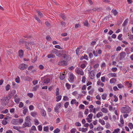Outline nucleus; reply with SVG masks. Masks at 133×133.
<instances>
[{
    "label": "nucleus",
    "instance_id": "20e7f679",
    "mask_svg": "<svg viewBox=\"0 0 133 133\" xmlns=\"http://www.w3.org/2000/svg\"><path fill=\"white\" fill-rule=\"evenodd\" d=\"M41 80L43 81L44 83L45 84H48L50 81V78L45 76L42 78Z\"/></svg>",
    "mask_w": 133,
    "mask_h": 133
},
{
    "label": "nucleus",
    "instance_id": "8fccbe9b",
    "mask_svg": "<svg viewBox=\"0 0 133 133\" xmlns=\"http://www.w3.org/2000/svg\"><path fill=\"white\" fill-rule=\"evenodd\" d=\"M114 101L115 102H116L118 101V98L116 95H114Z\"/></svg>",
    "mask_w": 133,
    "mask_h": 133
},
{
    "label": "nucleus",
    "instance_id": "393cba45",
    "mask_svg": "<svg viewBox=\"0 0 133 133\" xmlns=\"http://www.w3.org/2000/svg\"><path fill=\"white\" fill-rule=\"evenodd\" d=\"M62 98V96L61 95H59L57 96L56 97V101L57 102L59 101Z\"/></svg>",
    "mask_w": 133,
    "mask_h": 133
},
{
    "label": "nucleus",
    "instance_id": "774afa93",
    "mask_svg": "<svg viewBox=\"0 0 133 133\" xmlns=\"http://www.w3.org/2000/svg\"><path fill=\"white\" fill-rule=\"evenodd\" d=\"M117 85L119 88H122L123 87V86L121 84H118Z\"/></svg>",
    "mask_w": 133,
    "mask_h": 133
},
{
    "label": "nucleus",
    "instance_id": "0eeeda50",
    "mask_svg": "<svg viewBox=\"0 0 133 133\" xmlns=\"http://www.w3.org/2000/svg\"><path fill=\"white\" fill-rule=\"evenodd\" d=\"M95 72L94 70H92L90 72L89 77L90 79H93L94 78Z\"/></svg>",
    "mask_w": 133,
    "mask_h": 133
},
{
    "label": "nucleus",
    "instance_id": "c756f323",
    "mask_svg": "<svg viewBox=\"0 0 133 133\" xmlns=\"http://www.w3.org/2000/svg\"><path fill=\"white\" fill-rule=\"evenodd\" d=\"M92 10L94 11H101V9L100 8H94Z\"/></svg>",
    "mask_w": 133,
    "mask_h": 133
},
{
    "label": "nucleus",
    "instance_id": "2f4dec72",
    "mask_svg": "<svg viewBox=\"0 0 133 133\" xmlns=\"http://www.w3.org/2000/svg\"><path fill=\"white\" fill-rule=\"evenodd\" d=\"M13 128L14 129L16 130L19 132L20 131V130H19L20 128L19 127L14 126L13 127Z\"/></svg>",
    "mask_w": 133,
    "mask_h": 133
},
{
    "label": "nucleus",
    "instance_id": "bf43d9fd",
    "mask_svg": "<svg viewBox=\"0 0 133 133\" xmlns=\"http://www.w3.org/2000/svg\"><path fill=\"white\" fill-rule=\"evenodd\" d=\"M88 130V129L87 128H82V132H86Z\"/></svg>",
    "mask_w": 133,
    "mask_h": 133
},
{
    "label": "nucleus",
    "instance_id": "338daca9",
    "mask_svg": "<svg viewBox=\"0 0 133 133\" xmlns=\"http://www.w3.org/2000/svg\"><path fill=\"white\" fill-rule=\"evenodd\" d=\"M86 78L85 76H83L82 78V81L83 83H85L86 81Z\"/></svg>",
    "mask_w": 133,
    "mask_h": 133
},
{
    "label": "nucleus",
    "instance_id": "423d86ee",
    "mask_svg": "<svg viewBox=\"0 0 133 133\" xmlns=\"http://www.w3.org/2000/svg\"><path fill=\"white\" fill-rule=\"evenodd\" d=\"M62 57L66 62L69 61L70 59V57L68 55L63 54Z\"/></svg>",
    "mask_w": 133,
    "mask_h": 133
},
{
    "label": "nucleus",
    "instance_id": "9d476101",
    "mask_svg": "<svg viewBox=\"0 0 133 133\" xmlns=\"http://www.w3.org/2000/svg\"><path fill=\"white\" fill-rule=\"evenodd\" d=\"M74 75L72 73H71L69 75V81L71 82H74Z\"/></svg>",
    "mask_w": 133,
    "mask_h": 133
},
{
    "label": "nucleus",
    "instance_id": "6e6d98bb",
    "mask_svg": "<svg viewBox=\"0 0 133 133\" xmlns=\"http://www.w3.org/2000/svg\"><path fill=\"white\" fill-rule=\"evenodd\" d=\"M28 111V109H27L25 108L24 109L23 111V113L25 115L26 113Z\"/></svg>",
    "mask_w": 133,
    "mask_h": 133
},
{
    "label": "nucleus",
    "instance_id": "dca6fc26",
    "mask_svg": "<svg viewBox=\"0 0 133 133\" xmlns=\"http://www.w3.org/2000/svg\"><path fill=\"white\" fill-rule=\"evenodd\" d=\"M15 102L17 103H18L20 101V99L19 98H18L16 95H15V97L14 98Z\"/></svg>",
    "mask_w": 133,
    "mask_h": 133
},
{
    "label": "nucleus",
    "instance_id": "f704fd0d",
    "mask_svg": "<svg viewBox=\"0 0 133 133\" xmlns=\"http://www.w3.org/2000/svg\"><path fill=\"white\" fill-rule=\"evenodd\" d=\"M120 129L118 128L115 129L112 132V133H118L120 131Z\"/></svg>",
    "mask_w": 133,
    "mask_h": 133
},
{
    "label": "nucleus",
    "instance_id": "b1692460",
    "mask_svg": "<svg viewBox=\"0 0 133 133\" xmlns=\"http://www.w3.org/2000/svg\"><path fill=\"white\" fill-rule=\"evenodd\" d=\"M97 130L98 131H101L103 130V128L102 127L100 126H99L97 128Z\"/></svg>",
    "mask_w": 133,
    "mask_h": 133
},
{
    "label": "nucleus",
    "instance_id": "58836bf2",
    "mask_svg": "<svg viewBox=\"0 0 133 133\" xmlns=\"http://www.w3.org/2000/svg\"><path fill=\"white\" fill-rule=\"evenodd\" d=\"M84 25L85 26H87V27H88L89 26V24L88 23V21L86 20L84 22Z\"/></svg>",
    "mask_w": 133,
    "mask_h": 133
},
{
    "label": "nucleus",
    "instance_id": "de8ad7c7",
    "mask_svg": "<svg viewBox=\"0 0 133 133\" xmlns=\"http://www.w3.org/2000/svg\"><path fill=\"white\" fill-rule=\"evenodd\" d=\"M107 97V94H104L102 95V98L103 100H105L106 99V98Z\"/></svg>",
    "mask_w": 133,
    "mask_h": 133
},
{
    "label": "nucleus",
    "instance_id": "f8f14e48",
    "mask_svg": "<svg viewBox=\"0 0 133 133\" xmlns=\"http://www.w3.org/2000/svg\"><path fill=\"white\" fill-rule=\"evenodd\" d=\"M76 72L78 74H80L81 75H82L84 74L83 72L82 71V70L81 69L79 68H77L76 69Z\"/></svg>",
    "mask_w": 133,
    "mask_h": 133
},
{
    "label": "nucleus",
    "instance_id": "3c124183",
    "mask_svg": "<svg viewBox=\"0 0 133 133\" xmlns=\"http://www.w3.org/2000/svg\"><path fill=\"white\" fill-rule=\"evenodd\" d=\"M43 130L44 131L48 132L49 130V128L48 127H44L43 128Z\"/></svg>",
    "mask_w": 133,
    "mask_h": 133
},
{
    "label": "nucleus",
    "instance_id": "7c9ffc66",
    "mask_svg": "<svg viewBox=\"0 0 133 133\" xmlns=\"http://www.w3.org/2000/svg\"><path fill=\"white\" fill-rule=\"evenodd\" d=\"M120 122L122 124H123L124 123V120L123 119L122 116L121 115L120 116Z\"/></svg>",
    "mask_w": 133,
    "mask_h": 133
},
{
    "label": "nucleus",
    "instance_id": "4c0bfd02",
    "mask_svg": "<svg viewBox=\"0 0 133 133\" xmlns=\"http://www.w3.org/2000/svg\"><path fill=\"white\" fill-rule=\"evenodd\" d=\"M37 12L39 17H43V15L39 11H38Z\"/></svg>",
    "mask_w": 133,
    "mask_h": 133
},
{
    "label": "nucleus",
    "instance_id": "37998d69",
    "mask_svg": "<svg viewBox=\"0 0 133 133\" xmlns=\"http://www.w3.org/2000/svg\"><path fill=\"white\" fill-rule=\"evenodd\" d=\"M111 12L113 13L114 15L115 16L117 14V12L116 10H112L111 11Z\"/></svg>",
    "mask_w": 133,
    "mask_h": 133
},
{
    "label": "nucleus",
    "instance_id": "bb28decb",
    "mask_svg": "<svg viewBox=\"0 0 133 133\" xmlns=\"http://www.w3.org/2000/svg\"><path fill=\"white\" fill-rule=\"evenodd\" d=\"M47 56L49 58H53L55 57V56L52 54H49L47 55Z\"/></svg>",
    "mask_w": 133,
    "mask_h": 133
},
{
    "label": "nucleus",
    "instance_id": "0e129e2a",
    "mask_svg": "<svg viewBox=\"0 0 133 133\" xmlns=\"http://www.w3.org/2000/svg\"><path fill=\"white\" fill-rule=\"evenodd\" d=\"M76 102V100L75 99H73L71 101L70 103L71 104H75V102Z\"/></svg>",
    "mask_w": 133,
    "mask_h": 133
},
{
    "label": "nucleus",
    "instance_id": "a878e982",
    "mask_svg": "<svg viewBox=\"0 0 133 133\" xmlns=\"http://www.w3.org/2000/svg\"><path fill=\"white\" fill-rule=\"evenodd\" d=\"M19 42L20 43H25V44H27V42L25 41H24L23 39H21L19 41Z\"/></svg>",
    "mask_w": 133,
    "mask_h": 133
},
{
    "label": "nucleus",
    "instance_id": "c03bdc74",
    "mask_svg": "<svg viewBox=\"0 0 133 133\" xmlns=\"http://www.w3.org/2000/svg\"><path fill=\"white\" fill-rule=\"evenodd\" d=\"M61 16L64 21H65L66 19V18L64 15L61 14Z\"/></svg>",
    "mask_w": 133,
    "mask_h": 133
},
{
    "label": "nucleus",
    "instance_id": "79ce46f5",
    "mask_svg": "<svg viewBox=\"0 0 133 133\" xmlns=\"http://www.w3.org/2000/svg\"><path fill=\"white\" fill-rule=\"evenodd\" d=\"M60 131V130L58 128H56L54 131V133H59Z\"/></svg>",
    "mask_w": 133,
    "mask_h": 133
},
{
    "label": "nucleus",
    "instance_id": "f257e3e1",
    "mask_svg": "<svg viewBox=\"0 0 133 133\" xmlns=\"http://www.w3.org/2000/svg\"><path fill=\"white\" fill-rule=\"evenodd\" d=\"M30 121V117L28 116H27L25 119V122L23 124L24 128L30 127L31 126L32 124Z\"/></svg>",
    "mask_w": 133,
    "mask_h": 133
},
{
    "label": "nucleus",
    "instance_id": "864d4df0",
    "mask_svg": "<svg viewBox=\"0 0 133 133\" xmlns=\"http://www.w3.org/2000/svg\"><path fill=\"white\" fill-rule=\"evenodd\" d=\"M32 130H33V131H36L37 129L36 128V127L35 126H32L31 127V129Z\"/></svg>",
    "mask_w": 133,
    "mask_h": 133
},
{
    "label": "nucleus",
    "instance_id": "052dcab7",
    "mask_svg": "<svg viewBox=\"0 0 133 133\" xmlns=\"http://www.w3.org/2000/svg\"><path fill=\"white\" fill-rule=\"evenodd\" d=\"M66 86L68 89H69L71 87V85L68 83H66L65 84Z\"/></svg>",
    "mask_w": 133,
    "mask_h": 133
},
{
    "label": "nucleus",
    "instance_id": "69168bd1",
    "mask_svg": "<svg viewBox=\"0 0 133 133\" xmlns=\"http://www.w3.org/2000/svg\"><path fill=\"white\" fill-rule=\"evenodd\" d=\"M105 127L106 128H109L110 127V125L109 123H106Z\"/></svg>",
    "mask_w": 133,
    "mask_h": 133
},
{
    "label": "nucleus",
    "instance_id": "2eb2a0df",
    "mask_svg": "<svg viewBox=\"0 0 133 133\" xmlns=\"http://www.w3.org/2000/svg\"><path fill=\"white\" fill-rule=\"evenodd\" d=\"M19 56L21 57L23 55V51L22 50H20L18 51Z\"/></svg>",
    "mask_w": 133,
    "mask_h": 133
},
{
    "label": "nucleus",
    "instance_id": "f3484780",
    "mask_svg": "<svg viewBox=\"0 0 133 133\" xmlns=\"http://www.w3.org/2000/svg\"><path fill=\"white\" fill-rule=\"evenodd\" d=\"M41 114L43 116H45L46 115V113L45 110L43 109L41 110Z\"/></svg>",
    "mask_w": 133,
    "mask_h": 133
},
{
    "label": "nucleus",
    "instance_id": "ddd939ff",
    "mask_svg": "<svg viewBox=\"0 0 133 133\" xmlns=\"http://www.w3.org/2000/svg\"><path fill=\"white\" fill-rule=\"evenodd\" d=\"M61 106V104L60 103H57L55 107V111L56 112V111L58 110L59 108H60Z\"/></svg>",
    "mask_w": 133,
    "mask_h": 133
},
{
    "label": "nucleus",
    "instance_id": "e433bc0d",
    "mask_svg": "<svg viewBox=\"0 0 133 133\" xmlns=\"http://www.w3.org/2000/svg\"><path fill=\"white\" fill-rule=\"evenodd\" d=\"M15 81L17 83H19L20 82V78L19 76H17L15 79Z\"/></svg>",
    "mask_w": 133,
    "mask_h": 133
},
{
    "label": "nucleus",
    "instance_id": "a19ab883",
    "mask_svg": "<svg viewBox=\"0 0 133 133\" xmlns=\"http://www.w3.org/2000/svg\"><path fill=\"white\" fill-rule=\"evenodd\" d=\"M34 122L35 123V124L36 125H37L39 124L38 120L36 119H34Z\"/></svg>",
    "mask_w": 133,
    "mask_h": 133
},
{
    "label": "nucleus",
    "instance_id": "412c9836",
    "mask_svg": "<svg viewBox=\"0 0 133 133\" xmlns=\"http://www.w3.org/2000/svg\"><path fill=\"white\" fill-rule=\"evenodd\" d=\"M116 81V79L113 78L111 79L110 80V83H115Z\"/></svg>",
    "mask_w": 133,
    "mask_h": 133
},
{
    "label": "nucleus",
    "instance_id": "c9c22d12",
    "mask_svg": "<svg viewBox=\"0 0 133 133\" xmlns=\"http://www.w3.org/2000/svg\"><path fill=\"white\" fill-rule=\"evenodd\" d=\"M92 112L94 114H95L96 112L98 111V108H95L93 109Z\"/></svg>",
    "mask_w": 133,
    "mask_h": 133
},
{
    "label": "nucleus",
    "instance_id": "9b49d317",
    "mask_svg": "<svg viewBox=\"0 0 133 133\" xmlns=\"http://www.w3.org/2000/svg\"><path fill=\"white\" fill-rule=\"evenodd\" d=\"M11 123L15 125L18 124V119H12L11 121Z\"/></svg>",
    "mask_w": 133,
    "mask_h": 133
},
{
    "label": "nucleus",
    "instance_id": "e2e57ef3",
    "mask_svg": "<svg viewBox=\"0 0 133 133\" xmlns=\"http://www.w3.org/2000/svg\"><path fill=\"white\" fill-rule=\"evenodd\" d=\"M29 109L30 110H32L34 109V107L32 105H30L29 107Z\"/></svg>",
    "mask_w": 133,
    "mask_h": 133
},
{
    "label": "nucleus",
    "instance_id": "c85d7f7f",
    "mask_svg": "<svg viewBox=\"0 0 133 133\" xmlns=\"http://www.w3.org/2000/svg\"><path fill=\"white\" fill-rule=\"evenodd\" d=\"M128 126L131 129H132L133 128V124L131 123H129Z\"/></svg>",
    "mask_w": 133,
    "mask_h": 133
},
{
    "label": "nucleus",
    "instance_id": "5fc2aeb1",
    "mask_svg": "<svg viewBox=\"0 0 133 133\" xmlns=\"http://www.w3.org/2000/svg\"><path fill=\"white\" fill-rule=\"evenodd\" d=\"M128 36H129V38L131 40H133V35H128Z\"/></svg>",
    "mask_w": 133,
    "mask_h": 133
},
{
    "label": "nucleus",
    "instance_id": "f03ea898",
    "mask_svg": "<svg viewBox=\"0 0 133 133\" xmlns=\"http://www.w3.org/2000/svg\"><path fill=\"white\" fill-rule=\"evenodd\" d=\"M122 112L123 113H128L130 112L131 109L128 106H125L124 107H122L121 109Z\"/></svg>",
    "mask_w": 133,
    "mask_h": 133
},
{
    "label": "nucleus",
    "instance_id": "473e14b6",
    "mask_svg": "<svg viewBox=\"0 0 133 133\" xmlns=\"http://www.w3.org/2000/svg\"><path fill=\"white\" fill-rule=\"evenodd\" d=\"M9 112V110L8 109H5L4 110H2L1 111V113L4 114H6Z\"/></svg>",
    "mask_w": 133,
    "mask_h": 133
},
{
    "label": "nucleus",
    "instance_id": "603ef678",
    "mask_svg": "<svg viewBox=\"0 0 133 133\" xmlns=\"http://www.w3.org/2000/svg\"><path fill=\"white\" fill-rule=\"evenodd\" d=\"M38 129L39 131H41L42 130V128L41 125H40L38 126Z\"/></svg>",
    "mask_w": 133,
    "mask_h": 133
},
{
    "label": "nucleus",
    "instance_id": "1a4fd4ad",
    "mask_svg": "<svg viewBox=\"0 0 133 133\" xmlns=\"http://www.w3.org/2000/svg\"><path fill=\"white\" fill-rule=\"evenodd\" d=\"M120 57L119 59L120 60L123 59L126 56V54L125 52H122L119 54Z\"/></svg>",
    "mask_w": 133,
    "mask_h": 133
},
{
    "label": "nucleus",
    "instance_id": "680f3d73",
    "mask_svg": "<svg viewBox=\"0 0 133 133\" xmlns=\"http://www.w3.org/2000/svg\"><path fill=\"white\" fill-rule=\"evenodd\" d=\"M75 125L77 127H80L81 125V124L78 122L75 123Z\"/></svg>",
    "mask_w": 133,
    "mask_h": 133
},
{
    "label": "nucleus",
    "instance_id": "49530a36",
    "mask_svg": "<svg viewBox=\"0 0 133 133\" xmlns=\"http://www.w3.org/2000/svg\"><path fill=\"white\" fill-rule=\"evenodd\" d=\"M23 106L24 104L22 102H20L19 103V107L20 108H22L23 107Z\"/></svg>",
    "mask_w": 133,
    "mask_h": 133
},
{
    "label": "nucleus",
    "instance_id": "cd10ccee",
    "mask_svg": "<svg viewBox=\"0 0 133 133\" xmlns=\"http://www.w3.org/2000/svg\"><path fill=\"white\" fill-rule=\"evenodd\" d=\"M31 116H32L35 117L37 115V114L36 112H31Z\"/></svg>",
    "mask_w": 133,
    "mask_h": 133
},
{
    "label": "nucleus",
    "instance_id": "09e8293b",
    "mask_svg": "<svg viewBox=\"0 0 133 133\" xmlns=\"http://www.w3.org/2000/svg\"><path fill=\"white\" fill-rule=\"evenodd\" d=\"M122 36V35L121 34L119 35L118 36V38L120 40H122L123 39L122 38H121Z\"/></svg>",
    "mask_w": 133,
    "mask_h": 133
},
{
    "label": "nucleus",
    "instance_id": "72a5a7b5",
    "mask_svg": "<svg viewBox=\"0 0 133 133\" xmlns=\"http://www.w3.org/2000/svg\"><path fill=\"white\" fill-rule=\"evenodd\" d=\"M18 124L19 123H22L23 122V118L18 119Z\"/></svg>",
    "mask_w": 133,
    "mask_h": 133
},
{
    "label": "nucleus",
    "instance_id": "5701e85b",
    "mask_svg": "<svg viewBox=\"0 0 133 133\" xmlns=\"http://www.w3.org/2000/svg\"><path fill=\"white\" fill-rule=\"evenodd\" d=\"M65 74H61L60 76V78L61 80H63L65 78Z\"/></svg>",
    "mask_w": 133,
    "mask_h": 133
},
{
    "label": "nucleus",
    "instance_id": "4468645a",
    "mask_svg": "<svg viewBox=\"0 0 133 133\" xmlns=\"http://www.w3.org/2000/svg\"><path fill=\"white\" fill-rule=\"evenodd\" d=\"M101 110L103 113L105 114L107 113L108 112V109L105 108H103L101 109Z\"/></svg>",
    "mask_w": 133,
    "mask_h": 133
},
{
    "label": "nucleus",
    "instance_id": "a18cd8bd",
    "mask_svg": "<svg viewBox=\"0 0 133 133\" xmlns=\"http://www.w3.org/2000/svg\"><path fill=\"white\" fill-rule=\"evenodd\" d=\"M93 116V115L91 113L88 116V117H87V118H88L90 119H92V117Z\"/></svg>",
    "mask_w": 133,
    "mask_h": 133
},
{
    "label": "nucleus",
    "instance_id": "39448f33",
    "mask_svg": "<svg viewBox=\"0 0 133 133\" xmlns=\"http://www.w3.org/2000/svg\"><path fill=\"white\" fill-rule=\"evenodd\" d=\"M28 66L26 64L23 63L19 65V68L21 70H24L28 68Z\"/></svg>",
    "mask_w": 133,
    "mask_h": 133
},
{
    "label": "nucleus",
    "instance_id": "a211bd4d",
    "mask_svg": "<svg viewBox=\"0 0 133 133\" xmlns=\"http://www.w3.org/2000/svg\"><path fill=\"white\" fill-rule=\"evenodd\" d=\"M103 116V114L101 112H99L96 115V117L98 118H99Z\"/></svg>",
    "mask_w": 133,
    "mask_h": 133
},
{
    "label": "nucleus",
    "instance_id": "4be33fe9",
    "mask_svg": "<svg viewBox=\"0 0 133 133\" xmlns=\"http://www.w3.org/2000/svg\"><path fill=\"white\" fill-rule=\"evenodd\" d=\"M99 122L102 125H104L105 124V121L103 119H99Z\"/></svg>",
    "mask_w": 133,
    "mask_h": 133
},
{
    "label": "nucleus",
    "instance_id": "13d9d810",
    "mask_svg": "<svg viewBox=\"0 0 133 133\" xmlns=\"http://www.w3.org/2000/svg\"><path fill=\"white\" fill-rule=\"evenodd\" d=\"M79 117L80 118L82 117H83V114L82 112H79Z\"/></svg>",
    "mask_w": 133,
    "mask_h": 133
},
{
    "label": "nucleus",
    "instance_id": "6ab92c4d",
    "mask_svg": "<svg viewBox=\"0 0 133 133\" xmlns=\"http://www.w3.org/2000/svg\"><path fill=\"white\" fill-rule=\"evenodd\" d=\"M108 75L111 77H116L117 76V75L115 73H110Z\"/></svg>",
    "mask_w": 133,
    "mask_h": 133
},
{
    "label": "nucleus",
    "instance_id": "6e6552de",
    "mask_svg": "<svg viewBox=\"0 0 133 133\" xmlns=\"http://www.w3.org/2000/svg\"><path fill=\"white\" fill-rule=\"evenodd\" d=\"M58 64L60 66H65L67 65V62L65 61H61L58 63Z\"/></svg>",
    "mask_w": 133,
    "mask_h": 133
},
{
    "label": "nucleus",
    "instance_id": "aec40b11",
    "mask_svg": "<svg viewBox=\"0 0 133 133\" xmlns=\"http://www.w3.org/2000/svg\"><path fill=\"white\" fill-rule=\"evenodd\" d=\"M128 19H127L124 21L122 25L123 26L125 27L127 25L128 23Z\"/></svg>",
    "mask_w": 133,
    "mask_h": 133
},
{
    "label": "nucleus",
    "instance_id": "ea45409f",
    "mask_svg": "<svg viewBox=\"0 0 133 133\" xmlns=\"http://www.w3.org/2000/svg\"><path fill=\"white\" fill-rule=\"evenodd\" d=\"M10 88V85L9 84H8L5 86V89L7 91H8Z\"/></svg>",
    "mask_w": 133,
    "mask_h": 133
},
{
    "label": "nucleus",
    "instance_id": "4d7b16f0",
    "mask_svg": "<svg viewBox=\"0 0 133 133\" xmlns=\"http://www.w3.org/2000/svg\"><path fill=\"white\" fill-rule=\"evenodd\" d=\"M76 129L75 128L72 129L70 131L71 133H75L76 131Z\"/></svg>",
    "mask_w": 133,
    "mask_h": 133
},
{
    "label": "nucleus",
    "instance_id": "7ed1b4c3",
    "mask_svg": "<svg viewBox=\"0 0 133 133\" xmlns=\"http://www.w3.org/2000/svg\"><path fill=\"white\" fill-rule=\"evenodd\" d=\"M54 52H55V54L57 56L60 57L61 56V52L64 53L65 51L63 50H60L57 51V50L56 49H54Z\"/></svg>",
    "mask_w": 133,
    "mask_h": 133
}]
</instances>
